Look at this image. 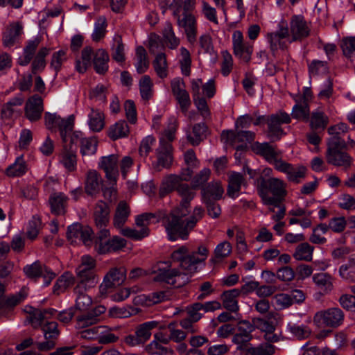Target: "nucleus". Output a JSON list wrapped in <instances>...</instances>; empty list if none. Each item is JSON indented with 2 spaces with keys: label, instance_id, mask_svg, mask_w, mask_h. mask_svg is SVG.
<instances>
[{
  "label": "nucleus",
  "instance_id": "nucleus-27",
  "mask_svg": "<svg viewBox=\"0 0 355 355\" xmlns=\"http://www.w3.org/2000/svg\"><path fill=\"white\" fill-rule=\"evenodd\" d=\"M242 186H246L244 176L239 173L232 172L228 176L227 196L233 199L236 198L239 196Z\"/></svg>",
  "mask_w": 355,
  "mask_h": 355
},
{
  "label": "nucleus",
  "instance_id": "nucleus-61",
  "mask_svg": "<svg viewBox=\"0 0 355 355\" xmlns=\"http://www.w3.org/2000/svg\"><path fill=\"white\" fill-rule=\"evenodd\" d=\"M98 141L95 137H86L80 144V153L83 156H90L96 153Z\"/></svg>",
  "mask_w": 355,
  "mask_h": 355
},
{
  "label": "nucleus",
  "instance_id": "nucleus-64",
  "mask_svg": "<svg viewBox=\"0 0 355 355\" xmlns=\"http://www.w3.org/2000/svg\"><path fill=\"white\" fill-rule=\"evenodd\" d=\"M211 175V170L208 168H204L196 175L191 180V185L193 189L202 188L205 187V184L208 181Z\"/></svg>",
  "mask_w": 355,
  "mask_h": 355
},
{
  "label": "nucleus",
  "instance_id": "nucleus-3",
  "mask_svg": "<svg viewBox=\"0 0 355 355\" xmlns=\"http://www.w3.org/2000/svg\"><path fill=\"white\" fill-rule=\"evenodd\" d=\"M209 254V250L205 245H200L197 251L190 252L185 245L174 250L171 257L173 261L179 262L183 270L193 274L198 270V265L205 262Z\"/></svg>",
  "mask_w": 355,
  "mask_h": 355
},
{
  "label": "nucleus",
  "instance_id": "nucleus-56",
  "mask_svg": "<svg viewBox=\"0 0 355 355\" xmlns=\"http://www.w3.org/2000/svg\"><path fill=\"white\" fill-rule=\"evenodd\" d=\"M232 252V245L227 241H223L219 243L214 250V257L211 259L214 263H218L223 259L230 254Z\"/></svg>",
  "mask_w": 355,
  "mask_h": 355
},
{
  "label": "nucleus",
  "instance_id": "nucleus-24",
  "mask_svg": "<svg viewBox=\"0 0 355 355\" xmlns=\"http://www.w3.org/2000/svg\"><path fill=\"white\" fill-rule=\"evenodd\" d=\"M23 32V26L19 22L9 24L3 34V43L6 47H11L17 43Z\"/></svg>",
  "mask_w": 355,
  "mask_h": 355
},
{
  "label": "nucleus",
  "instance_id": "nucleus-37",
  "mask_svg": "<svg viewBox=\"0 0 355 355\" xmlns=\"http://www.w3.org/2000/svg\"><path fill=\"white\" fill-rule=\"evenodd\" d=\"M130 211L128 205L125 201H120L116 208L113 218V225L115 227L123 229V226L126 223L130 215Z\"/></svg>",
  "mask_w": 355,
  "mask_h": 355
},
{
  "label": "nucleus",
  "instance_id": "nucleus-34",
  "mask_svg": "<svg viewBox=\"0 0 355 355\" xmlns=\"http://www.w3.org/2000/svg\"><path fill=\"white\" fill-rule=\"evenodd\" d=\"M207 133V126L204 123L195 124L192 127V132H189L188 129L186 130L187 140L193 146H198L203 141Z\"/></svg>",
  "mask_w": 355,
  "mask_h": 355
},
{
  "label": "nucleus",
  "instance_id": "nucleus-5",
  "mask_svg": "<svg viewBox=\"0 0 355 355\" xmlns=\"http://www.w3.org/2000/svg\"><path fill=\"white\" fill-rule=\"evenodd\" d=\"M95 267L96 260L92 257L87 254L81 257L80 263L76 269V291L88 290L97 284L98 279L95 273Z\"/></svg>",
  "mask_w": 355,
  "mask_h": 355
},
{
  "label": "nucleus",
  "instance_id": "nucleus-63",
  "mask_svg": "<svg viewBox=\"0 0 355 355\" xmlns=\"http://www.w3.org/2000/svg\"><path fill=\"white\" fill-rule=\"evenodd\" d=\"M107 22L104 17L98 18L94 24V30L92 35V38L94 42H98L105 35Z\"/></svg>",
  "mask_w": 355,
  "mask_h": 355
},
{
  "label": "nucleus",
  "instance_id": "nucleus-26",
  "mask_svg": "<svg viewBox=\"0 0 355 355\" xmlns=\"http://www.w3.org/2000/svg\"><path fill=\"white\" fill-rule=\"evenodd\" d=\"M67 141L64 143L63 149L60 154V162L69 172L74 171L76 169L77 157L76 148L68 146Z\"/></svg>",
  "mask_w": 355,
  "mask_h": 355
},
{
  "label": "nucleus",
  "instance_id": "nucleus-47",
  "mask_svg": "<svg viewBox=\"0 0 355 355\" xmlns=\"http://www.w3.org/2000/svg\"><path fill=\"white\" fill-rule=\"evenodd\" d=\"M314 248L306 242L299 244L293 253V257L297 261H311Z\"/></svg>",
  "mask_w": 355,
  "mask_h": 355
},
{
  "label": "nucleus",
  "instance_id": "nucleus-41",
  "mask_svg": "<svg viewBox=\"0 0 355 355\" xmlns=\"http://www.w3.org/2000/svg\"><path fill=\"white\" fill-rule=\"evenodd\" d=\"M129 132L130 129L125 121L120 120L109 128L107 135L114 141L127 137Z\"/></svg>",
  "mask_w": 355,
  "mask_h": 355
},
{
  "label": "nucleus",
  "instance_id": "nucleus-9",
  "mask_svg": "<svg viewBox=\"0 0 355 355\" xmlns=\"http://www.w3.org/2000/svg\"><path fill=\"white\" fill-rule=\"evenodd\" d=\"M288 26L289 43L302 42L309 37L311 33V23L305 19L301 15H294L291 19Z\"/></svg>",
  "mask_w": 355,
  "mask_h": 355
},
{
  "label": "nucleus",
  "instance_id": "nucleus-4",
  "mask_svg": "<svg viewBox=\"0 0 355 355\" xmlns=\"http://www.w3.org/2000/svg\"><path fill=\"white\" fill-rule=\"evenodd\" d=\"M286 183L279 178L262 179L260 184L259 196L266 205L279 207V204L287 194Z\"/></svg>",
  "mask_w": 355,
  "mask_h": 355
},
{
  "label": "nucleus",
  "instance_id": "nucleus-28",
  "mask_svg": "<svg viewBox=\"0 0 355 355\" xmlns=\"http://www.w3.org/2000/svg\"><path fill=\"white\" fill-rule=\"evenodd\" d=\"M69 198L62 192L52 193L49 199L52 214L59 216L66 213Z\"/></svg>",
  "mask_w": 355,
  "mask_h": 355
},
{
  "label": "nucleus",
  "instance_id": "nucleus-43",
  "mask_svg": "<svg viewBox=\"0 0 355 355\" xmlns=\"http://www.w3.org/2000/svg\"><path fill=\"white\" fill-rule=\"evenodd\" d=\"M293 118L302 121H308L310 116L309 103L306 101H296V104L292 109Z\"/></svg>",
  "mask_w": 355,
  "mask_h": 355
},
{
  "label": "nucleus",
  "instance_id": "nucleus-6",
  "mask_svg": "<svg viewBox=\"0 0 355 355\" xmlns=\"http://www.w3.org/2000/svg\"><path fill=\"white\" fill-rule=\"evenodd\" d=\"M153 280L157 282H165L180 287L189 282V274L186 270L180 272L176 268H171L169 261L159 262L153 268Z\"/></svg>",
  "mask_w": 355,
  "mask_h": 355
},
{
  "label": "nucleus",
  "instance_id": "nucleus-12",
  "mask_svg": "<svg viewBox=\"0 0 355 355\" xmlns=\"http://www.w3.org/2000/svg\"><path fill=\"white\" fill-rule=\"evenodd\" d=\"M291 121L290 115L282 111L268 116L267 119V137L271 141H279L285 135L281 125L284 123L288 124L291 123Z\"/></svg>",
  "mask_w": 355,
  "mask_h": 355
},
{
  "label": "nucleus",
  "instance_id": "nucleus-58",
  "mask_svg": "<svg viewBox=\"0 0 355 355\" xmlns=\"http://www.w3.org/2000/svg\"><path fill=\"white\" fill-rule=\"evenodd\" d=\"M275 347L270 343H263L257 347H250L246 349V355H273Z\"/></svg>",
  "mask_w": 355,
  "mask_h": 355
},
{
  "label": "nucleus",
  "instance_id": "nucleus-42",
  "mask_svg": "<svg viewBox=\"0 0 355 355\" xmlns=\"http://www.w3.org/2000/svg\"><path fill=\"white\" fill-rule=\"evenodd\" d=\"M310 126L313 130H324L329 123L328 116L321 110L313 111L309 116Z\"/></svg>",
  "mask_w": 355,
  "mask_h": 355
},
{
  "label": "nucleus",
  "instance_id": "nucleus-14",
  "mask_svg": "<svg viewBox=\"0 0 355 355\" xmlns=\"http://www.w3.org/2000/svg\"><path fill=\"white\" fill-rule=\"evenodd\" d=\"M41 329L44 334V340L35 343L37 349L41 352L53 349L55 347L56 340L60 335L58 323L56 322H46L41 327Z\"/></svg>",
  "mask_w": 355,
  "mask_h": 355
},
{
  "label": "nucleus",
  "instance_id": "nucleus-32",
  "mask_svg": "<svg viewBox=\"0 0 355 355\" xmlns=\"http://www.w3.org/2000/svg\"><path fill=\"white\" fill-rule=\"evenodd\" d=\"M222 137L233 144L236 142H251L255 138V133L249 130H239L236 132L233 130H224Z\"/></svg>",
  "mask_w": 355,
  "mask_h": 355
},
{
  "label": "nucleus",
  "instance_id": "nucleus-59",
  "mask_svg": "<svg viewBox=\"0 0 355 355\" xmlns=\"http://www.w3.org/2000/svg\"><path fill=\"white\" fill-rule=\"evenodd\" d=\"M87 290L76 291V287L74 288V293L78 295L76 300V309L80 311H86L89 309L92 304V297L85 294Z\"/></svg>",
  "mask_w": 355,
  "mask_h": 355
},
{
  "label": "nucleus",
  "instance_id": "nucleus-22",
  "mask_svg": "<svg viewBox=\"0 0 355 355\" xmlns=\"http://www.w3.org/2000/svg\"><path fill=\"white\" fill-rule=\"evenodd\" d=\"M99 167L105 171L107 180L113 183H116V179L119 175L117 155H110L103 157L99 163Z\"/></svg>",
  "mask_w": 355,
  "mask_h": 355
},
{
  "label": "nucleus",
  "instance_id": "nucleus-25",
  "mask_svg": "<svg viewBox=\"0 0 355 355\" xmlns=\"http://www.w3.org/2000/svg\"><path fill=\"white\" fill-rule=\"evenodd\" d=\"M103 184L101 175L95 170H90L87 173L85 181V193L91 196L98 194Z\"/></svg>",
  "mask_w": 355,
  "mask_h": 355
},
{
  "label": "nucleus",
  "instance_id": "nucleus-51",
  "mask_svg": "<svg viewBox=\"0 0 355 355\" xmlns=\"http://www.w3.org/2000/svg\"><path fill=\"white\" fill-rule=\"evenodd\" d=\"M157 322L150 321L139 324L135 331L139 342L141 344L146 343L151 336V330L156 327Z\"/></svg>",
  "mask_w": 355,
  "mask_h": 355
},
{
  "label": "nucleus",
  "instance_id": "nucleus-44",
  "mask_svg": "<svg viewBox=\"0 0 355 355\" xmlns=\"http://www.w3.org/2000/svg\"><path fill=\"white\" fill-rule=\"evenodd\" d=\"M40 40L38 38H35L33 40H29L27 44L24 49V55L20 57L18 60L19 64L21 66H26L30 63L33 58L37 48L40 44Z\"/></svg>",
  "mask_w": 355,
  "mask_h": 355
},
{
  "label": "nucleus",
  "instance_id": "nucleus-50",
  "mask_svg": "<svg viewBox=\"0 0 355 355\" xmlns=\"http://www.w3.org/2000/svg\"><path fill=\"white\" fill-rule=\"evenodd\" d=\"M178 122L175 117L171 116L168 119L167 127L161 133L159 141L163 139L164 143L171 144L175 139V133L178 129Z\"/></svg>",
  "mask_w": 355,
  "mask_h": 355
},
{
  "label": "nucleus",
  "instance_id": "nucleus-30",
  "mask_svg": "<svg viewBox=\"0 0 355 355\" xmlns=\"http://www.w3.org/2000/svg\"><path fill=\"white\" fill-rule=\"evenodd\" d=\"M108 229L98 231L94 241V250L99 254L112 252L111 241Z\"/></svg>",
  "mask_w": 355,
  "mask_h": 355
},
{
  "label": "nucleus",
  "instance_id": "nucleus-46",
  "mask_svg": "<svg viewBox=\"0 0 355 355\" xmlns=\"http://www.w3.org/2000/svg\"><path fill=\"white\" fill-rule=\"evenodd\" d=\"M88 117V124L91 130L99 132L103 128L105 125L104 114L101 110L91 108Z\"/></svg>",
  "mask_w": 355,
  "mask_h": 355
},
{
  "label": "nucleus",
  "instance_id": "nucleus-52",
  "mask_svg": "<svg viewBox=\"0 0 355 355\" xmlns=\"http://www.w3.org/2000/svg\"><path fill=\"white\" fill-rule=\"evenodd\" d=\"M73 282L74 278L72 274L68 272L63 273L53 286V293L58 295L64 292L67 288L73 284Z\"/></svg>",
  "mask_w": 355,
  "mask_h": 355
},
{
  "label": "nucleus",
  "instance_id": "nucleus-36",
  "mask_svg": "<svg viewBox=\"0 0 355 355\" xmlns=\"http://www.w3.org/2000/svg\"><path fill=\"white\" fill-rule=\"evenodd\" d=\"M109 55L103 49H97L94 54L93 64L97 73L104 74L108 70Z\"/></svg>",
  "mask_w": 355,
  "mask_h": 355
},
{
  "label": "nucleus",
  "instance_id": "nucleus-2",
  "mask_svg": "<svg viewBox=\"0 0 355 355\" xmlns=\"http://www.w3.org/2000/svg\"><path fill=\"white\" fill-rule=\"evenodd\" d=\"M195 4L196 0H173L169 6L178 26L184 29L191 44L196 43L198 35L197 20L192 13Z\"/></svg>",
  "mask_w": 355,
  "mask_h": 355
},
{
  "label": "nucleus",
  "instance_id": "nucleus-49",
  "mask_svg": "<svg viewBox=\"0 0 355 355\" xmlns=\"http://www.w3.org/2000/svg\"><path fill=\"white\" fill-rule=\"evenodd\" d=\"M24 102V98L21 94L11 98L1 107V114L3 118H10L16 111L15 107L21 106Z\"/></svg>",
  "mask_w": 355,
  "mask_h": 355
},
{
  "label": "nucleus",
  "instance_id": "nucleus-55",
  "mask_svg": "<svg viewBox=\"0 0 355 355\" xmlns=\"http://www.w3.org/2000/svg\"><path fill=\"white\" fill-rule=\"evenodd\" d=\"M137 62L135 67L138 73H145L149 67V61L147 57L146 49L139 46L136 49Z\"/></svg>",
  "mask_w": 355,
  "mask_h": 355
},
{
  "label": "nucleus",
  "instance_id": "nucleus-16",
  "mask_svg": "<svg viewBox=\"0 0 355 355\" xmlns=\"http://www.w3.org/2000/svg\"><path fill=\"white\" fill-rule=\"evenodd\" d=\"M126 268L123 266L114 267L110 269L99 286L100 293L105 295L109 288L121 285L126 279Z\"/></svg>",
  "mask_w": 355,
  "mask_h": 355
},
{
  "label": "nucleus",
  "instance_id": "nucleus-8",
  "mask_svg": "<svg viewBox=\"0 0 355 355\" xmlns=\"http://www.w3.org/2000/svg\"><path fill=\"white\" fill-rule=\"evenodd\" d=\"M286 38L290 39L288 23L282 19L277 25V31L266 35L269 49L273 57L277 56L278 50H288V46L284 40Z\"/></svg>",
  "mask_w": 355,
  "mask_h": 355
},
{
  "label": "nucleus",
  "instance_id": "nucleus-18",
  "mask_svg": "<svg viewBox=\"0 0 355 355\" xmlns=\"http://www.w3.org/2000/svg\"><path fill=\"white\" fill-rule=\"evenodd\" d=\"M272 141L259 142L255 141L251 145V149L256 155L263 157L267 162L270 163L277 156L282 155V151Z\"/></svg>",
  "mask_w": 355,
  "mask_h": 355
},
{
  "label": "nucleus",
  "instance_id": "nucleus-31",
  "mask_svg": "<svg viewBox=\"0 0 355 355\" xmlns=\"http://www.w3.org/2000/svg\"><path fill=\"white\" fill-rule=\"evenodd\" d=\"M157 164L164 168H169L173 162L172 146L169 143H164L161 139L159 147L156 149Z\"/></svg>",
  "mask_w": 355,
  "mask_h": 355
},
{
  "label": "nucleus",
  "instance_id": "nucleus-33",
  "mask_svg": "<svg viewBox=\"0 0 355 355\" xmlns=\"http://www.w3.org/2000/svg\"><path fill=\"white\" fill-rule=\"evenodd\" d=\"M241 291L237 288L224 291L221 294L223 306L229 311L236 313L239 311L237 297L239 296Z\"/></svg>",
  "mask_w": 355,
  "mask_h": 355
},
{
  "label": "nucleus",
  "instance_id": "nucleus-53",
  "mask_svg": "<svg viewBox=\"0 0 355 355\" xmlns=\"http://www.w3.org/2000/svg\"><path fill=\"white\" fill-rule=\"evenodd\" d=\"M162 35L164 40L168 48L175 49L179 46L180 39L175 36L171 23H166Z\"/></svg>",
  "mask_w": 355,
  "mask_h": 355
},
{
  "label": "nucleus",
  "instance_id": "nucleus-48",
  "mask_svg": "<svg viewBox=\"0 0 355 355\" xmlns=\"http://www.w3.org/2000/svg\"><path fill=\"white\" fill-rule=\"evenodd\" d=\"M28 170L26 162L22 156L17 157L15 162L10 165L6 170V173L9 177H19L26 173Z\"/></svg>",
  "mask_w": 355,
  "mask_h": 355
},
{
  "label": "nucleus",
  "instance_id": "nucleus-62",
  "mask_svg": "<svg viewBox=\"0 0 355 355\" xmlns=\"http://www.w3.org/2000/svg\"><path fill=\"white\" fill-rule=\"evenodd\" d=\"M181 59L180 64L182 73L184 76H189L191 74V58L189 51L184 47L180 48Z\"/></svg>",
  "mask_w": 355,
  "mask_h": 355
},
{
  "label": "nucleus",
  "instance_id": "nucleus-20",
  "mask_svg": "<svg viewBox=\"0 0 355 355\" xmlns=\"http://www.w3.org/2000/svg\"><path fill=\"white\" fill-rule=\"evenodd\" d=\"M110 208L103 200H98L93 209V219L96 227L101 230L107 229L110 222Z\"/></svg>",
  "mask_w": 355,
  "mask_h": 355
},
{
  "label": "nucleus",
  "instance_id": "nucleus-38",
  "mask_svg": "<svg viewBox=\"0 0 355 355\" xmlns=\"http://www.w3.org/2000/svg\"><path fill=\"white\" fill-rule=\"evenodd\" d=\"M182 184L180 178L178 175L171 174L165 177L159 189L160 197H164L168 193L175 190Z\"/></svg>",
  "mask_w": 355,
  "mask_h": 355
},
{
  "label": "nucleus",
  "instance_id": "nucleus-15",
  "mask_svg": "<svg viewBox=\"0 0 355 355\" xmlns=\"http://www.w3.org/2000/svg\"><path fill=\"white\" fill-rule=\"evenodd\" d=\"M232 46L234 55L241 62L248 63L253 52V45L244 41L243 35L240 31L232 34Z\"/></svg>",
  "mask_w": 355,
  "mask_h": 355
},
{
  "label": "nucleus",
  "instance_id": "nucleus-35",
  "mask_svg": "<svg viewBox=\"0 0 355 355\" xmlns=\"http://www.w3.org/2000/svg\"><path fill=\"white\" fill-rule=\"evenodd\" d=\"M196 189L193 188V186H189L186 183H182L177 188V192L178 195L182 198L180 206L175 209H184V208L189 207L191 201L196 196Z\"/></svg>",
  "mask_w": 355,
  "mask_h": 355
},
{
  "label": "nucleus",
  "instance_id": "nucleus-57",
  "mask_svg": "<svg viewBox=\"0 0 355 355\" xmlns=\"http://www.w3.org/2000/svg\"><path fill=\"white\" fill-rule=\"evenodd\" d=\"M153 83L148 75L143 76L139 82V92L142 99L148 101L153 96Z\"/></svg>",
  "mask_w": 355,
  "mask_h": 355
},
{
  "label": "nucleus",
  "instance_id": "nucleus-60",
  "mask_svg": "<svg viewBox=\"0 0 355 355\" xmlns=\"http://www.w3.org/2000/svg\"><path fill=\"white\" fill-rule=\"evenodd\" d=\"M68 59L67 50L61 49L52 54L50 67L55 71V75L60 71L62 64Z\"/></svg>",
  "mask_w": 355,
  "mask_h": 355
},
{
  "label": "nucleus",
  "instance_id": "nucleus-11",
  "mask_svg": "<svg viewBox=\"0 0 355 355\" xmlns=\"http://www.w3.org/2000/svg\"><path fill=\"white\" fill-rule=\"evenodd\" d=\"M344 318L345 314L340 308L332 307L318 311L313 317V322L318 326L336 328L343 323Z\"/></svg>",
  "mask_w": 355,
  "mask_h": 355
},
{
  "label": "nucleus",
  "instance_id": "nucleus-1",
  "mask_svg": "<svg viewBox=\"0 0 355 355\" xmlns=\"http://www.w3.org/2000/svg\"><path fill=\"white\" fill-rule=\"evenodd\" d=\"M189 209H173L168 216L165 228L170 241L187 240L198 221L202 218L204 211L201 207H195L193 214L187 217Z\"/></svg>",
  "mask_w": 355,
  "mask_h": 355
},
{
  "label": "nucleus",
  "instance_id": "nucleus-17",
  "mask_svg": "<svg viewBox=\"0 0 355 355\" xmlns=\"http://www.w3.org/2000/svg\"><path fill=\"white\" fill-rule=\"evenodd\" d=\"M23 270L27 277L31 279H36L41 276L43 277L45 286L49 285L56 275L50 268L42 265L38 261H35L31 265L26 266Z\"/></svg>",
  "mask_w": 355,
  "mask_h": 355
},
{
  "label": "nucleus",
  "instance_id": "nucleus-40",
  "mask_svg": "<svg viewBox=\"0 0 355 355\" xmlns=\"http://www.w3.org/2000/svg\"><path fill=\"white\" fill-rule=\"evenodd\" d=\"M340 277L349 282H355V255L350 256L347 263L341 265L339 268Z\"/></svg>",
  "mask_w": 355,
  "mask_h": 355
},
{
  "label": "nucleus",
  "instance_id": "nucleus-19",
  "mask_svg": "<svg viewBox=\"0 0 355 355\" xmlns=\"http://www.w3.org/2000/svg\"><path fill=\"white\" fill-rule=\"evenodd\" d=\"M255 330V326L248 320H241L237 324V333L232 338V342L238 345V349H242V345H245L252 338V333Z\"/></svg>",
  "mask_w": 355,
  "mask_h": 355
},
{
  "label": "nucleus",
  "instance_id": "nucleus-39",
  "mask_svg": "<svg viewBox=\"0 0 355 355\" xmlns=\"http://www.w3.org/2000/svg\"><path fill=\"white\" fill-rule=\"evenodd\" d=\"M313 281L323 294H328L333 290L332 277L327 273L315 274Z\"/></svg>",
  "mask_w": 355,
  "mask_h": 355
},
{
  "label": "nucleus",
  "instance_id": "nucleus-23",
  "mask_svg": "<svg viewBox=\"0 0 355 355\" xmlns=\"http://www.w3.org/2000/svg\"><path fill=\"white\" fill-rule=\"evenodd\" d=\"M105 311V306L99 305L87 312L86 314L77 317L78 328L84 329L90 325L96 324L99 321L100 315L104 313Z\"/></svg>",
  "mask_w": 355,
  "mask_h": 355
},
{
  "label": "nucleus",
  "instance_id": "nucleus-13",
  "mask_svg": "<svg viewBox=\"0 0 355 355\" xmlns=\"http://www.w3.org/2000/svg\"><path fill=\"white\" fill-rule=\"evenodd\" d=\"M155 218L156 215L153 213H144L138 215L135 218V224L137 226L141 227V229L137 230L135 229L125 227L121 230V233L128 238L134 240H141L149 235L150 230L148 226L150 225L151 220Z\"/></svg>",
  "mask_w": 355,
  "mask_h": 355
},
{
  "label": "nucleus",
  "instance_id": "nucleus-21",
  "mask_svg": "<svg viewBox=\"0 0 355 355\" xmlns=\"http://www.w3.org/2000/svg\"><path fill=\"white\" fill-rule=\"evenodd\" d=\"M43 101L38 95L30 97L25 105V116L31 121H36L41 118L43 112Z\"/></svg>",
  "mask_w": 355,
  "mask_h": 355
},
{
  "label": "nucleus",
  "instance_id": "nucleus-29",
  "mask_svg": "<svg viewBox=\"0 0 355 355\" xmlns=\"http://www.w3.org/2000/svg\"><path fill=\"white\" fill-rule=\"evenodd\" d=\"M224 193V189L219 181H212L205 187H202L201 191L202 200H218Z\"/></svg>",
  "mask_w": 355,
  "mask_h": 355
},
{
  "label": "nucleus",
  "instance_id": "nucleus-10",
  "mask_svg": "<svg viewBox=\"0 0 355 355\" xmlns=\"http://www.w3.org/2000/svg\"><path fill=\"white\" fill-rule=\"evenodd\" d=\"M44 121L46 128L53 130L58 128L62 142L67 141V135L73 130L74 125L73 115H70L67 119H62L56 114L46 112L44 115Z\"/></svg>",
  "mask_w": 355,
  "mask_h": 355
},
{
  "label": "nucleus",
  "instance_id": "nucleus-45",
  "mask_svg": "<svg viewBox=\"0 0 355 355\" xmlns=\"http://www.w3.org/2000/svg\"><path fill=\"white\" fill-rule=\"evenodd\" d=\"M49 51L50 49L46 47H42L39 50L31 64L33 74L36 75L44 70L46 64L45 57L49 53Z\"/></svg>",
  "mask_w": 355,
  "mask_h": 355
},
{
  "label": "nucleus",
  "instance_id": "nucleus-54",
  "mask_svg": "<svg viewBox=\"0 0 355 355\" xmlns=\"http://www.w3.org/2000/svg\"><path fill=\"white\" fill-rule=\"evenodd\" d=\"M153 64L157 75L160 78L163 79L167 77L168 64L165 53H158Z\"/></svg>",
  "mask_w": 355,
  "mask_h": 355
},
{
  "label": "nucleus",
  "instance_id": "nucleus-7",
  "mask_svg": "<svg viewBox=\"0 0 355 355\" xmlns=\"http://www.w3.org/2000/svg\"><path fill=\"white\" fill-rule=\"evenodd\" d=\"M347 142L345 140L333 139L327 143L326 159L328 164L343 167L348 170L352 164V157L346 152Z\"/></svg>",
  "mask_w": 355,
  "mask_h": 355
}]
</instances>
